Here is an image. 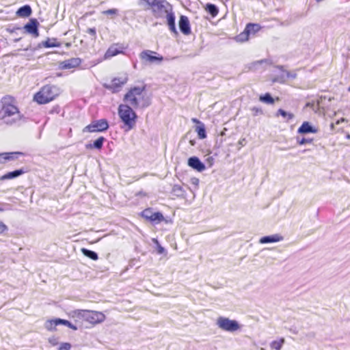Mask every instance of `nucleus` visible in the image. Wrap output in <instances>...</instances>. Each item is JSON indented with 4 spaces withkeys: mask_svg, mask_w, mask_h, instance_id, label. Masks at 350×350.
I'll return each instance as SVG.
<instances>
[{
    "mask_svg": "<svg viewBox=\"0 0 350 350\" xmlns=\"http://www.w3.org/2000/svg\"><path fill=\"white\" fill-rule=\"evenodd\" d=\"M262 61H257L251 63L247 66V71H254L256 69V66L258 64H261Z\"/></svg>",
    "mask_w": 350,
    "mask_h": 350,
    "instance_id": "34",
    "label": "nucleus"
},
{
    "mask_svg": "<svg viewBox=\"0 0 350 350\" xmlns=\"http://www.w3.org/2000/svg\"><path fill=\"white\" fill-rule=\"evenodd\" d=\"M21 152H9L0 153V165L5 164L10 161H13L18 159L19 155H23Z\"/></svg>",
    "mask_w": 350,
    "mask_h": 350,
    "instance_id": "16",
    "label": "nucleus"
},
{
    "mask_svg": "<svg viewBox=\"0 0 350 350\" xmlns=\"http://www.w3.org/2000/svg\"><path fill=\"white\" fill-rule=\"evenodd\" d=\"M85 310H75L72 311L71 317L75 319V323L82 324L86 321Z\"/></svg>",
    "mask_w": 350,
    "mask_h": 350,
    "instance_id": "20",
    "label": "nucleus"
},
{
    "mask_svg": "<svg viewBox=\"0 0 350 350\" xmlns=\"http://www.w3.org/2000/svg\"><path fill=\"white\" fill-rule=\"evenodd\" d=\"M163 252H164V248H163V247H161V246H160V245H159V246L158 247V253H159V254H162V253H163Z\"/></svg>",
    "mask_w": 350,
    "mask_h": 350,
    "instance_id": "40",
    "label": "nucleus"
},
{
    "mask_svg": "<svg viewBox=\"0 0 350 350\" xmlns=\"http://www.w3.org/2000/svg\"><path fill=\"white\" fill-rule=\"evenodd\" d=\"M313 142L312 138H302L301 140L298 141L297 143L299 145H303L306 144H311Z\"/></svg>",
    "mask_w": 350,
    "mask_h": 350,
    "instance_id": "36",
    "label": "nucleus"
},
{
    "mask_svg": "<svg viewBox=\"0 0 350 350\" xmlns=\"http://www.w3.org/2000/svg\"><path fill=\"white\" fill-rule=\"evenodd\" d=\"M187 164L191 168L201 172L205 170V165L197 157H191L189 158Z\"/></svg>",
    "mask_w": 350,
    "mask_h": 350,
    "instance_id": "17",
    "label": "nucleus"
},
{
    "mask_svg": "<svg viewBox=\"0 0 350 350\" xmlns=\"http://www.w3.org/2000/svg\"><path fill=\"white\" fill-rule=\"evenodd\" d=\"M123 100L135 109L148 106L150 100L146 91V85L131 88L124 96Z\"/></svg>",
    "mask_w": 350,
    "mask_h": 350,
    "instance_id": "2",
    "label": "nucleus"
},
{
    "mask_svg": "<svg viewBox=\"0 0 350 350\" xmlns=\"http://www.w3.org/2000/svg\"><path fill=\"white\" fill-rule=\"evenodd\" d=\"M260 29L261 27L258 23H248L244 30L237 36L236 40L241 42H246L250 36H254Z\"/></svg>",
    "mask_w": 350,
    "mask_h": 350,
    "instance_id": "6",
    "label": "nucleus"
},
{
    "mask_svg": "<svg viewBox=\"0 0 350 350\" xmlns=\"http://www.w3.org/2000/svg\"><path fill=\"white\" fill-rule=\"evenodd\" d=\"M81 252L85 256L90 258V259H92L93 260H96L98 259V254L96 252H93V251L89 250L86 249V248H82L81 249Z\"/></svg>",
    "mask_w": 350,
    "mask_h": 350,
    "instance_id": "30",
    "label": "nucleus"
},
{
    "mask_svg": "<svg viewBox=\"0 0 350 350\" xmlns=\"http://www.w3.org/2000/svg\"><path fill=\"white\" fill-rule=\"evenodd\" d=\"M297 132L301 134L316 133L318 132V129L312 127L308 122H304L298 129Z\"/></svg>",
    "mask_w": 350,
    "mask_h": 350,
    "instance_id": "21",
    "label": "nucleus"
},
{
    "mask_svg": "<svg viewBox=\"0 0 350 350\" xmlns=\"http://www.w3.org/2000/svg\"><path fill=\"white\" fill-rule=\"evenodd\" d=\"M125 47L122 44L113 43L106 51L104 55V59H109L114 56L124 53Z\"/></svg>",
    "mask_w": 350,
    "mask_h": 350,
    "instance_id": "13",
    "label": "nucleus"
},
{
    "mask_svg": "<svg viewBox=\"0 0 350 350\" xmlns=\"http://www.w3.org/2000/svg\"><path fill=\"white\" fill-rule=\"evenodd\" d=\"M139 215L145 220L152 224H159L165 220L164 216L160 212H153L151 208H145Z\"/></svg>",
    "mask_w": 350,
    "mask_h": 350,
    "instance_id": "8",
    "label": "nucleus"
},
{
    "mask_svg": "<svg viewBox=\"0 0 350 350\" xmlns=\"http://www.w3.org/2000/svg\"><path fill=\"white\" fill-rule=\"evenodd\" d=\"M331 128H332V129H334V124L333 123H332V124H331Z\"/></svg>",
    "mask_w": 350,
    "mask_h": 350,
    "instance_id": "42",
    "label": "nucleus"
},
{
    "mask_svg": "<svg viewBox=\"0 0 350 350\" xmlns=\"http://www.w3.org/2000/svg\"><path fill=\"white\" fill-rule=\"evenodd\" d=\"M8 230V226L2 221H0V234L5 233Z\"/></svg>",
    "mask_w": 350,
    "mask_h": 350,
    "instance_id": "38",
    "label": "nucleus"
},
{
    "mask_svg": "<svg viewBox=\"0 0 350 350\" xmlns=\"http://www.w3.org/2000/svg\"><path fill=\"white\" fill-rule=\"evenodd\" d=\"M49 342H50L53 345H56L57 344V341H56V338H55L49 339Z\"/></svg>",
    "mask_w": 350,
    "mask_h": 350,
    "instance_id": "39",
    "label": "nucleus"
},
{
    "mask_svg": "<svg viewBox=\"0 0 350 350\" xmlns=\"http://www.w3.org/2000/svg\"><path fill=\"white\" fill-rule=\"evenodd\" d=\"M118 13V10L116 8L109 9L102 12L104 15H116Z\"/></svg>",
    "mask_w": 350,
    "mask_h": 350,
    "instance_id": "35",
    "label": "nucleus"
},
{
    "mask_svg": "<svg viewBox=\"0 0 350 350\" xmlns=\"http://www.w3.org/2000/svg\"><path fill=\"white\" fill-rule=\"evenodd\" d=\"M218 327L227 332H233L240 329V325L235 320H230L228 318L219 317L217 320Z\"/></svg>",
    "mask_w": 350,
    "mask_h": 350,
    "instance_id": "9",
    "label": "nucleus"
},
{
    "mask_svg": "<svg viewBox=\"0 0 350 350\" xmlns=\"http://www.w3.org/2000/svg\"><path fill=\"white\" fill-rule=\"evenodd\" d=\"M118 112L120 120L126 126V131L133 129L136 124L137 116L131 106L126 103L120 104Z\"/></svg>",
    "mask_w": 350,
    "mask_h": 350,
    "instance_id": "4",
    "label": "nucleus"
},
{
    "mask_svg": "<svg viewBox=\"0 0 350 350\" xmlns=\"http://www.w3.org/2000/svg\"><path fill=\"white\" fill-rule=\"evenodd\" d=\"M191 121L193 123H196L198 124L196 126L195 130L198 134L199 139H205L206 137V133L204 124L196 118H192Z\"/></svg>",
    "mask_w": 350,
    "mask_h": 350,
    "instance_id": "19",
    "label": "nucleus"
},
{
    "mask_svg": "<svg viewBox=\"0 0 350 350\" xmlns=\"http://www.w3.org/2000/svg\"><path fill=\"white\" fill-rule=\"evenodd\" d=\"M285 342L284 338H281L278 340H273L270 343V347L273 350H281L283 345Z\"/></svg>",
    "mask_w": 350,
    "mask_h": 350,
    "instance_id": "28",
    "label": "nucleus"
},
{
    "mask_svg": "<svg viewBox=\"0 0 350 350\" xmlns=\"http://www.w3.org/2000/svg\"><path fill=\"white\" fill-rule=\"evenodd\" d=\"M0 117L5 120L15 115H19V109L16 106L15 98L10 95L3 96L0 102Z\"/></svg>",
    "mask_w": 350,
    "mask_h": 350,
    "instance_id": "3",
    "label": "nucleus"
},
{
    "mask_svg": "<svg viewBox=\"0 0 350 350\" xmlns=\"http://www.w3.org/2000/svg\"><path fill=\"white\" fill-rule=\"evenodd\" d=\"M59 325H64L72 330H77V327L73 324H72L70 321L65 319H49L45 323V327L47 330L53 332L56 331V326Z\"/></svg>",
    "mask_w": 350,
    "mask_h": 350,
    "instance_id": "11",
    "label": "nucleus"
},
{
    "mask_svg": "<svg viewBox=\"0 0 350 350\" xmlns=\"http://www.w3.org/2000/svg\"><path fill=\"white\" fill-rule=\"evenodd\" d=\"M259 100L261 102L267 103V104H273L275 102V99L271 97L270 94L266 93L264 95H261L259 98Z\"/></svg>",
    "mask_w": 350,
    "mask_h": 350,
    "instance_id": "31",
    "label": "nucleus"
},
{
    "mask_svg": "<svg viewBox=\"0 0 350 350\" xmlns=\"http://www.w3.org/2000/svg\"><path fill=\"white\" fill-rule=\"evenodd\" d=\"M32 13V10L29 5L21 7L16 12V14L23 18L29 17Z\"/></svg>",
    "mask_w": 350,
    "mask_h": 350,
    "instance_id": "25",
    "label": "nucleus"
},
{
    "mask_svg": "<svg viewBox=\"0 0 350 350\" xmlns=\"http://www.w3.org/2000/svg\"><path fill=\"white\" fill-rule=\"evenodd\" d=\"M1 210H2V209H1V208H0V211H1Z\"/></svg>",
    "mask_w": 350,
    "mask_h": 350,
    "instance_id": "45",
    "label": "nucleus"
},
{
    "mask_svg": "<svg viewBox=\"0 0 350 350\" xmlns=\"http://www.w3.org/2000/svg\"><path fill=\"white\" fill-rule=\"evenodd\" d=\"M86 32L91 36V39L93 40V41H95L96 40V28L93 27V28H88L87 30H86Z\"/></svg>",
    "mask_w": 350,
    "mask_h": 350,
    "instance_id": "33",
    "label": "nucleus"
},
{
    "mask_svg": "<svg viewBox=\"0 0 350 350\" xmlns=\"http://www.w3.org/2000/svg\"><path fill=\"white\" fill-rule=\"evenodd\" d=\"M178 25L180 31L185 36L191 33L190 23L187 16L181 15L179 18Z\"/></svg>",
    "mask_w": 350,
    "mask_h": 350,
    "instance_id": "15",
    "label": "nucleus"
},
{
    "mask_svg": "<svg viewBox=\"0 0 350 350\" xmlns=\"http://www.w3.org/2000/svg\"><path fill=\"white\" fill-rule=\"evenodd\" d=\"M109 128V124L107 120L100 119L96 121L92 122L91 124H88L83 128V132L95 133V132H103L107 131Z\"/></svg>",
    "mask_w": 350,
    "mask_h": 350,
    "instance_id": "10",
    "label": "nucleus"
},
{
    "mask_svg": "<svg viewBox=\"0 0 350 350\" xmlns=\"http://www.w3.org/2000/svg\"><path fill=\"white\" fill-rule=\"evenodd\" d=\"M81 64V59L79 58H72L65 62V64L64 68H72L75 66H79Z\"/></svg>",
    "mask_w": 350,
    "mask_h": 350,
    "instance_id": "29",
    "label": "nucleus"
},
{
    "mask_svg": "<svg viewBox=\"0 0 350 350\" xmlns=\"http://www.w3.org/2000/svg\"><path fill=\"white\" fill-rule=\"evenodd\" d=\"M105 141V137H99L96 140L94 141L93 144H88L86 146L87 148H96L101 149L103 146V142Z\"/></svg>",
    "mask_w": 350,
    "mask_h": 350,
    "instance_id": "27",
    "label": "nucleus"
},
{
    "mask_svg": "<svg viewBox=\"0 0 350 350\" xmlns=\"http://www.w3.org/2000/svg\"><path fill=\"white\" fill-rule=\"evenodd\" d=\"M140 3L146 4L147 9H152L155 16H158L161 12L165 13L169 29L174 34H178L173 8L169 2L166 0H140Z\"/></svg>",
    "mask_w": 350,
    "mask_h": 350,
    "instance_id": "1",
    "label": "nucleus"
},
{
    "mask_svg": "<svg viewBox=\"0 0 350 350\" xmlns=\"http://www.w3.org/2000/svg\"><path fill=\"white\" fill-rule=\"evenodd\" d=\"M275 100H280L279 97H277V98H275Z\"/></svg>",
    "mask_w": 350,
    "mask_h": 350,
    "instance_id": "43",
    "label": "nucleus"
},
{
    "mask_svg": "<svg viewBox=\"0 0 350 350\" xmlns=\"http://www.w3.org/2000/svg\"><path fill=\"white\" fill-rule=\"evenodd\" d=\"M71 345L68 342L62 343L59 347V350H70Z\"/></svg>",
    "mask_w": 350,
    "mask_h": 350,
    "instance_id": "37",
    "label": "nucleus"
},
{
    "mask_svg": "<svg viewBox=\"0 0 350 350\" xmlns=\"http://www.w3.org/2000/svg\"><path fill=\"white\" fill-rule=\"evenodd\" d=\"M127 81L128 79L126 77L113 78L109 88L112 90L113 92H118L119 89L126 84Z\"/></svg>",
    "mask_w": 350,
    "mask_h": 350,
    "instance_id": "18",
    "label": "nucleus"
},
{
    "mask_svg": "<svg viewBox=\"0 0 350 350\" xmlns=\"http://www.w3.org/2000/svg\"><path fill=\"white\" fill-rule=\"evenodd\" d=\"M349 91L350 92V88H349Z\"/></svg>",
    "mask_w": 350,
    "mask_h": 350,
    "instance_id": "44",
    "label": "nucleus"
},
{
    "mask_svg": "<svg viewBox=\"0 0 350 350\" xmlns=\"http://www.w3.org/2000/svg\"><path fill=\"white\" fill-rule=\"evenodd\" d=\"M53 88L50 85H44L34 94L33 100L40 105H44L53 100L57 96V94L53 91Z\"/></svg>",
    "mask_w": 350,
    "mask_h": 350,
    "instance_id": "5",
    "label": "nucleus"
},
{
    "mask_svg": "<svg viewBox=\"0 0 350 350\" xmlns=\"http://www.w3.org/2000/svg\"><path fill=\"white\" fill-rule=\"evenodd\" d=\"M345 121V119L344 118H341L340 119L338 120L336 122V124H339Z\"/></svg>",
    "mask_w": 350,
    "mask_h": 350,
    "instance_id": "41",
    "label": "nucleus"
},
{
    "mask_svg": "<svg viewBox=\"0 0 350 350\" xmlns=\"http://www.w3.org/2000/svg\"><path fill=\"white\" fill-rule=\"evenodd\" d=\"M140 59L144 63L160 64L163 60V57L156 51L144 50L139 53Z\"/></svg>",
    "mask_w": 350,
    "mask_h": 350,
    "instance_id": "7",
    "label": "nucleus"
},
{
    "mask_svg": "<svg viewBox=\"0 0 350 350\" xmlns=\"http://www.w3.org/2000/svg\"><path fill=\"white\" fill-rule=\"evenodd\" d=\"M38 25L39 23L36 18H31L29 22L24 26V29L27 33L37 38L39 36Z\"/></svg>",
    "mask_w": 350,
    "mask_h": 350,
    "instance_id": "14",
    "label": "nucleus"
},
{
    "mask_svg": "<svg viewBox=\"0 0 350 350\" xmlns=\"http://www.w3.org/2000/svg\"><path fill=\"white\" fill-rule=\"evenodd\" d=\"M277 115H280L287 120H290L294 118V115L292 113H287L284 110L280 109L277 111Z\"/></svg>",
    "mask_w": 350,
    "mask_h": 350,
    "instance_id": "32",
    "label": "nucleus"
},
{
    "mask_svg": "<svg viewBox=\"0 0 350 350\" xmlns=\"http://www.w3.org/2000/svg\"><path fill=\"white\" fill-rule=\"evenodd\" d=\"M25 172V171L23 169L16 170L13 172H9L0 176V180L13 179L23 174Z\"/></svg>",
    "mask_w": 350,
    "mask_h": 350,
    "instance_id": "22",
    "label": "nucleus"
},
{
    "mask_svg": "<svg viewBox=\"0 0 350 350\" xmlns=\"http://www.w3.org/2000/svg\"><path fill=\"white\" fill-rule=\"evenodd\" d=\"M62 44L56 38H48L42 42V46L44 48L59 47Z\"/></svg>",
    "mask_w": 350,
    "mask_h": 350,
    "instance_id": "23",
    "label": "nucleus"
},
{
    "mask_svg": "<svg viewBox=\"0 0 350 350\" xmlns=\"http://www.w3.org/2000/svg\"><path fill=\"white\" fill-rule=\"evenodd\" d=\"M282 240V237L279 234H273L271 236H266L260 238L259 242L262 244L275 243Z\"/></svg>",
    "mask_w": 350,
    "mask_h": 350,
    "instance_id": "24",
    "label": "nucleus"
},
{
    "mask_svg": "<svg viewBox=\"0 0 350 350\" xmlns=\"http://www.w3.org/2000/svg\"><path fill=\"white\" fill-rule=\"evenodd\" d=\"M87 323L95 325L100 323L105 320V315L101 312L94 310H85V316Z\"/></svg>",
    "mask_w": 350,
    "mask_h": 350,
    "instance_id": "12",
    "label": "nucleus"
},
{
    "mask_svg": "<svg viewBox=\"0 0 350 350\" xmlns=\"http://www.w3.org/2000/svg\"><path fill=\"white\" fill-rule=\"evenodd\" d=\"M204 9L213 18L215 17L219 13V10L217 6L212 3H207Z\"/></svg>",
    "mask_w": 350,
    "mask_h": 350,
    "instance_id": "26",
    "label": "nucleus"
}]
</instances>
